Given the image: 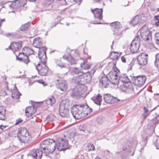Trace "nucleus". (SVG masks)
I'll list each match as a JSON object with an SVG mask.
<instances>
[{"instance_id":"nucleus-1","label":"nucleus","mask_w":159,"mask_h":159,"mask_svg":"<svg viewBox=\"0 0 159 159\" xmlns=\"http://www.w3.org/2000/svg\"><path fill=\"white\" fill-rule=\"evenodd\" d=\"M59 151H64L69 148L68 141L61 138H58L56 141L50 139H48L42 142L40 147L46 154H50L53 152L56 147Z\"/></svg>"},{"instance_id":"nucleus-2","label":"nucleus","mask_w":159,"mask_h":159,"mask_svg":"<svg viewBox=\"0 0 159 159\" xmlns=\"http://www.w3.org/2000/svg\"><path fill=\"white\" fill-rule=\"evenodd\" d=\"M39 52L38 55L39 59L41 62L38 63L37 66H35L36 68L40 75L44 76L47 74L49 68L46 65V60L47 59L46 55V49L43 48L41 49Z\"/></svg>"},{"instance_id":"nucleus-3","label":"nucleus","mask_w":159,"mask_h":159,"mask_svg":"<svg viewBox=\"0 0 159 159\" xmlns=\"http://www.w3.org/2000/svg\"><path fill=\"white\" fill-rule=\"evenodd\" d=\"M82 107L80 105H74L71 109V112L76 120H80L84 117L82 111Z\"/></svg>"},{"instance_id":"nucleus-4","label":"nucleus","mask_w":159,"mask_h":159,"mask_svg":"<svg viewBox=\"0 0 159 159\" xmlns=\"http://www.w3.org/2000/svg\"><path fill=\"white\" fill-rule=\"evenodd\" d=\"M131 83L134 84L135 85L140 87L143 85L146 80L145 75H139L137 76H131Z\"/></svg>"},{"instance_id":"nucleus-5","label":"nucleus","mask_w":159,"mask_h":159,"mask_svg":"<svg viewBox=\"0 0 159 159\" xmlns=\"http://www.w3.org/2000/svg\"><path fill=\"white\" fill-rule=\"evenodd\" d=\"M148 27V25H145L142 28L140 32L141 37L144 41H148L149 39V29Z\"/></svg>"},{"instance_id":"nucleus-6","label":"nucleus","mask_w":159,"mask_h":159,"mask_svg":"<svg viewBox=\"0 0 159 159\" xmlns=\"http://www.w3.org/2000/svg\"><path fill=\"white\" fill-rule=\"evenodd\" d=\"M110 82L114 84H117L119 82V79L117 78V74L115 71H111L107 74Z\"/></svg>"},{"instance_id":"nucleus-7","label":"nucleus","mask_w":159,"mask_h":159,"mask_svg":"<svg viewBox=\"0 0 159 159\" xmlns=\"http://www.w3.org/2000/svg\"><path fill=\"white\" fill-rule=\"evenodd\" d=\"M148 55L144 53L140 54L138 57L137 61L138 64L141 66H145L147 63Z\"/></svg>"},{"instance_id":"nucleus-8","label":"nucleus","mask_w":159,"mask_h":159,"mask_svg":"<svg viewBox=\"0 0 159 159\" xmlns=\"http://www.w3.org/2000/svg\"><path fill=\"white\" fill-rule=\"evenodd\" d=\"M95 71L91 70L90 72H88L85 73L81 75L83 79L84 84L90 83L91 80L92 73L93 75Z\"/></svg>"},{"instance_id":"nucleus-9","label":"nucleus","mask_w":159,"mask_h":159,"mask_svg":"<svg viewBox=\"0 0 159 159\" xmlns=\"http://www.w3.org/2000/svg\"><path fill=\"white\" fill-rule=\"evenodd\" d=\"M104 101L109 104L116 103L120 101V100L116 97H114L109 94H105L104 96Z\"/></svg>"},{"instance_id":"nucleus-10","label":"nucleus","mask_w":159,"mask_h":159,"mask_svg":"<svg viewBox=\"0 0 159 159\" xmlns=\"http://www.w3.org/2000/svg\"><path fill=\"white\" fill-rule=\"evenodd\" d=\"M91 12L93 14L95 19L101 20L102 19V9L96 8L91 10Z\"/></svg>"},{"instance_id":"nucleus-11","label":"nucleus","mask_w":159,"mask_h":159,"mask_svg":"<svg viewBox=\"0 0 159 159\" xmlns=\"http://www.w3.org/2000/svg\"><path fill=\"white\" fill-rule=\"evenodd\" d=\"M91 126L85 124L80 125L79 126L78 130L82 135H84L85 133L91 132Z\"/></svg>"},{"instance_id":"nucleus-12","label":"nucleus","mask_w":159,"mask_h":159,"mask_svg":"<svg viewBox=\"0 0 159 159\" xmlns=\"http://www.w3.org/2000/svg\"><path fill=\"white\" fill-rule=\"evenodd\" d=\"M30 154L33 159H41L42 156L43 151L39 149H37L33 150Z\"/></svg>"},{"instance_id":"nucleus-13","label":"nucleus","mask_w":159,"mask_h":159,"mask_svg":"<svg viewBox=\"0 0 159 159\" xmlns=\"http://www.w3.org/2000/svg\"><path fill=\"white\" fill-rule=\"evenodd\" d=\"M22 47V42L20 41L18 42H13L9 47V48L12 50L15 53V51H19Z\"/></svg>"},{"instance_id":"nucleus-14","label":"nucleus","mask_w":159,"mask_h":159,"mask_svg":"<svg viewBox=\"0 0 159 159\" xmlns=\"http://www.w3.org/2000/svg\"><path fill=\"white\" fill-rule=\"evenodd\" d=\"M33 44L34 47L39 48L38 54L39 52V51H40L41 50V49H43V48H45L46 49V52L47 48H45L41 46L42 44V40L40 38H35L34 40Z\"/></svg>"},{"instance_id":"nucleus-15","label":"nucleus","mask_w":159,"mask_h":159,"mask_svg":"<svg viewBox=\"0 0 159 159\" xmlns=\"http://www.w3.org/2000/svg\"><path fill=\"white\" fill-rule=\"evenodd\" d=\"M125 83V86L127 88L129 87V84L131 83V81L128 78L127 76L125 74L122 75L119 78V82Z\"/></svg>"},{"instance_id":"nucleus-16","label":"nucleus","mask_w":159,"mask_h":159,"mask_svg":"<svg viewBox=\"0 0 159 159\" xmlns=\"http://www.w3.org/2000/svg\"><path fill=\"white\" fill-rule=\"evenodd\" d=\"M56 86L58 89H60L63 91H66L68 87L67 83L64 80H60L57 84Z\"/></svg>"},{"instance_id":"nucleus-17","label":"nucleus","mask_w":159,"mask_h":159,"mask_svg":"<svg viewBox=\"0 0 159 159\" xmlns=\"http://www.w3.org/2000/svg\"><path fill=\"white\" fill-rule=\"evenodd\" d=\"M71 96L76 99L82 98L84 97L82 92L78 91L76 88L74 89V91L72 93Z\"/></svg>"},{"instance_id":"nucleus-18","label":"nucleus","mask_w":159,"mask_h":159,"mask_svg":"<svg viewBox=\"0 0 159 159\" xmlns=\"http://www.w3.org/2000/svg\"><path fill=\"white\" fill-rule=\"evenodd\" d=\"M159 113L158 115L156 116L154 119L151 121V126L150 128V132H154V129L156 125L159 123V120H157V117H158Z\"/></svg>"},{"instance_id":"nucleus-19","label":"nucleus","mask_w":159,"mask_h":159,"mask_svg":"<svg viewBox=\"0 0 159 159\" xmlns=\"http://www.w3.org/2000/svg\"><path fill=\"white\" fill-rule=\"evenodd\" d=\"M69 110L66 108L64 106L60 105L59 109V114L62 117L66 116L68 114Z\"/></svg>"},{"instance_id":"nucleus-20","label":"nucleus","mask_w":159,"mask_h":159,"mask_svg":"<svg viewBox=\"0 0 159 159\" xmlns=\"http://www.w3.org/2000/svg\"><path fill=\"white\" fill-rule=\"evenodd\" d=\"M82 107V111L83 113L84 114V117H85L90 114L92 111V109L90 108L87 104H80Z\"/></svg>"},{"instance_id":"nucleus-21","label":"nucleus","mask_w":159,"mask_h":159,"mask_svg":"<svg viewBox=\"0 0 159 159\" xmlns=\"http://www.w3.org/2000/svg\"><path fill=\"white\" fill-rule=\"evenodd\" d=\"M22 50L23 52H22L19 53V55H20L21 54H23L24 55H25V53L26 54L25 56H28V55L30 56L34 53V51L29 47H25L23 48Z\"/></svg>"},{"instance_id":"nucleus-22","label":"nucleus","mask_w":159,"mask_h":159,"mask_svg":"<svg viewBox=\"0 0 159 159\" xmlns=\"http://www.w3.org/2000/svg\"><path fill=\"white\" fill-rule=\"evenodd\" d=\"M29 134V133L25 128H20L18 130L17 133V138L21 136L27 135Z\"/></svg>"},{"instance_id":"nucleus-23","label":"nucleus","mask_w":159,"mask_h":159,"mask_svg":"<svg viewBox=\"0 0 159 159\" xmlns=\"http://www.w3.org/2000/svg\"><path fill=\"white\" fill-rule=\"evenodd\" d=\"M100 82L102 83V86L104 88H107L110 82L108 77L107 76H104L100 80Z\"/></svg>"},{"instance_id":"nucleus-24","label":"nucleus","mask_w":159,"mask_h":159,"mask_svg":"<svg viewBox=\"0 0 159 159\" xmlns=\"http://www.w3.org/2000/svg\"><path fill=\"white\" fill-rule=\"evenodd\" d=\"M139 47V44L132 42L130 47L131 52L133 53H135L138 51Z\"/></svg>"},{"instance_id":"nucleus-25","label":"nucleus","mask_w":159,"mask_h":159,"mask_svg":"<svg viewBox=\"0 0 159 159\" xmlns=\"http://www.w3.org/2000/svg\"><path fill=\"white\" fill-rule=\"evenodd\" d=\"M91 99L95 103L98 105H100L101 104L102 96L100 94H98L97 96L92 97Z\"/></svg>"},{"instance_id":"nucleus-26","label":"nucleus","mask_w":159,"mask_h":159,"mask_svg":"<svg viewBox=\"0 0 159 159\" xmlns=\"http://www.w3.org/2000/svg\"><path fill=\"white\" fill-rule=\"evenodd\" d=\"M83 79L81 75L77 76L74 78V83L76 84L83 85L84 83Z\"/></svg>"},{"instance_id":"nucleus-27","label":"nucleus","mask_w":159,"mask_h":159,"mask_svg":"<svg viewBox=\"0 0 159 159\" xmlns=\"http://www.w3.org/2000/svg\"><path fill=\"white\" fill-rule=\"evenodd\" d=\"M141 18L139 16H136L132 21L130 24L131 25L135 26L141 22Z\"/></svg>"},{"instance_id":"nucleus-28","label":"nucleus","mask_w":159,"mask_h":159,"mask_svg":"<svg viewBox=\"0 0 159 159\" xmlns=\"http://www.w3.org/2000/svg\"><path fill=\"white\" fill-rule=\"evenodd\" d=\"M20 141L22 143H26L30 140V137L29 134L18 138Z\"/></svg>"},{"instance_id":"nucleus-29","label":"nucleus","mask_w":159,"mask_h":159,"mask_svg":"<svg viewBox=\"0 0 159 159\" xmlns=\"http://www.w3.org/2000/svg\"><path fill=\"white\" fill-rule=\"evenodd\" d=\"M44 102L48 105L52 106L55 102V99L53 96L47 98Z\"/></svg>"},{"instance_id":"nucleus-30","label":"nucleus","mask_w":159,"mask_h":159,"mask_svg":"<svg viewBox=\"0 0 159 159\" xmlns=\"http://www.w3.org/2000/svg\"><path fill=\"white\" fill-rule=\"evenodd\" d=\"M110 25L112 29H119L122 26L120 23L118 21H115L111 23L110 24Z\"/></svg>"},{"instance_id":"nucleus-31","label":"nucleus","mask_w":159,"mask_h":159,"mask_svg":"<svg viewBox=\"0 0 159 159\" xmlns=\"http://www.w3.org/2000/svg\"><path fill=\"white\" fill-rule=\"evenodd\" d=\"M21 6L19 1L18 0H16L11 3L9 5V7L12 8L16 9Z\"/></svg>"},{"instance_id":"nucleus-32","label":"nucleus","mask_w":159,"mask_h":159,"mask_svg":"<svg viewBox=\"0 0 159 159\" xmlns=\"http://www.w3.org/2000/svg\"><path fill=\"white\" fill-rule=\"evenodd\" d=\"M23 57H19L17 55H16V59L19 60L21 62L24 61L25 64H27L29 62L28 56L23 55Z\"/></svg>"},{"instance_id":"nucleus-33","label":"nucleus","mask_w":159,"mask_h":159,"mask_svg":"<svg viewBox=\"0 0 159 159\" xmlns=\"http://www.w3.org/2000/svg\"><path fill=\"white\" fill-rule=\"evenodd\" d=\"M91 66V65L88 63V62L86 61V60L85 61H84L83 63H81L80 64L81 67L84 69H89Z\"/></svg>"},{"instance_id":"nucleus-34","label":"nucleus","mask_w":159,"mask_h":159,"mask_svg":"<svg viewBox=\"0 0 159 159\" xmlns=\"http://www.w3.org/2000/svg\"><path fill=\"white\" fill-rule=\"evenodd\" d=\"M120 55L117 52H111L110 53V57L113 60H116L118 57Z\"/></svg>"},{"instance_id":"nucleus-35","label":"nucleus","mask_w":159,"mask_h":159,"mask_svg":"<svg viewBox=\"0 0 159 159\" xmlns=\"http://www.w3.org/2000/svg\"><path fill=\"white\" fill-rule=\"evenodd\" d=\"M30 24V22L22 25L20 28V30L22 31H25L27 30Z\"/></svg>"},{"instance_id":"nucleus-36","label":"nucleus","mask_w":159,"mask_h":159,"mask_svg":"<svg viewBox=\"0 0 159 159\" xmlns=\"http://www.w3.org/2000/svg\"><path fill=\"white\" fill-rule=\"evenodd\" d=\"M154 140H153V143L156 148L157 149H159V140L157 136H156V138H155Z\"/></svg>"},{"instance_id":"nucleus-37","label":"nucleus","mask_w":159,"mask_h":159,"mask_svg":"<svg viewBox=\"0 0 159 159\" xmlns=\"http://www.w3.org/2000/svg\"><path fill=\"white\" fill-rule=\"evenodd\" d=\"M76 134L75 132H73L70 133L69 134V138L72 142L74 140V138L76 135Z\"/></svg>"},{"instance_id":"nucleus-38","label":"nucleus","mask_w":159,"mask_h":159,"mask_svg":"<svg viewBox=\"0 0 159 159\" xmlns=\"http://www.w3.org/2000/svg\"><path fill=\"white\" fill-rule=\"evenodd\" d=\"M134 43H136L137 44H139L140 45V44L141 39L139 35H138L134 39L132 42H134Z\"/></svg>"},{"instance_id":"nucleus-39","label":"nucleus","mask_w":159,"mask_h":159,"mask_svg":"<svg viewBox=\"0 0 159 159\" xmlns=\"http://www.w3.org/2000/svg\"><path fill=\"white\" fill-rule=\"evenodd\" d=\"M156 59L155 61V66L157 68L159 67V53L157 54L156 55Z\"/></svg>"},{"instance_id":"nucleus-40","label":"nucleus","mask_w":159,"mask_h":159,"mask_svg":"<svg viewBox=\"0 0 159 159\" xmlns=\"http://www.w3.org/2000/svg\"><path fill=\"white\" fill-rule=\"evenodd\" d=\"M58 66L60 67L61 68H65L66 70V73L67 72H69V66H68V65H64L61 63V64H60V65Z\"/></svg>"},{"instance_id":"nucleus-41","label":"nucleus","mask_w":159,"mask_h":159,"mask_svg":"<svg viewBox=\"0 0 159 159\" xmlns=\"http://www.w3.org/2000/svg\"><path fill=\"white\" fill-rule=\"evenodd\" d=\"M6 35L7 37H8L10 35H11L12 37L14 38H17L20 37V36L16 34H13L11 33H7L6 34Z\"/></svg>"},{"instance_id":"nucleus-42","label":"nucleus","mask_w":159,"mask_h":159,"mask_svg":"<svg viewBox=\"0 0 159 159\" xmlns=\"http://www.w3.org/2000/svg\"><path fill=\"white\" fill-rule=\"evenodd\" d=\"M6 35L7 37H8L10 35H11L12 37L14 38H17L20 37V36L16 34H13L11 33H7L6 34Z\"/></svg>"},{"instance_id":"nucleus-43","label":"nucleus","mask_w":159,"mask_h":159,"mask_svg":"<svg viewBox=\"0 0 159 159\" xmlns=\"http://www.w3.org/2000/svg\"><path fill=\"white\" fill-rule=\"evenodd\" d=\"M69 62L70 63V64L71 65H73L76 63V62L75 59L72 57H69Z\"/></svg>"},{"instance_id":"nucleus-44","label":"nucleus","mask_w":159,"mask_h":159,"mask_svg":"<svg viewBox=\"0 0 159 159\" xmlns=\"http://www.w3.org/2000/svg\"><path fill=\"white\" fill-rule=\"evenodd\" d=\"M114 35H116V36H118L119 37H120L122 36V33L121 31H115L114 32Z\"/></svg>"},{"instance_id":"nucleus-45","label":"nucleus","mask_w":159,"mask_h":159,"mask_svg":"<svg viewBox=\"0 0 159 159\" xmlns=\"http://www.w3.org/2000/svg\"><path fill=\"white\" fill-rule=\"evenodd\" d=\"M155 40H156V43L159 45V32L155 34Z\"/></svg>"},{"instance_id":"nucleus-46","label":"nucleus","mask_w":159,"mask_h":159,"mask_svg":"<svg viewBox=\"0 0 159 159\" xmlns=\"http://www.w3.org/2000/svg\"><path fill=\"white\" fill-rule=\"evenodd\" d=\"M155 19L157 20V21L155 22V25L156 26H159V16L157 15L155 16H154Z\"/></svg>"},{"instance_id":"nucleus-47","label":"nucleus","mask_w":159,"mask_h":159,"mask_svg":"<svg viewBox=\"0 0 159 159\" xmlns=\"http://www.w3.org/2000/svg\"><path fill=\"white\" fill-rule=\"evenodd\" d=\"M37 102L33 104L32 103V105L33 106L32 109H36L39 106V104L40 102Z\"/></svg>"},{"instance_id":"nucleus-48","label":"nucleus","mask_w":159,"mask_h":159,"mask_svg":"<svg viewBox=\"0 0 159 159\" xmlns=\"http://www.w3.org/2000/svg\"><path fill=\"white\" fill-rule=\"evenodd\" d=\"M54 119V117L52 115H49L46 118V120L48 121H52Z\"/></svg>"},{"instance_id":"nucleus-49","label":"nucleus","mask_w":159,"mask_h":159,"mask_svg":"<svg viewBox=\"0 0 159 159\" xmlns=\"http://www.w3.org/2000/svg\"><path fill=\"white\" fill-rule=\"evenodd\" d=\"M5 112L4 113H0V119L2 120H4L5 119Z\"/></svg>"},{"instance_id":"nucleus-50","label":"nucleus","mask_w":159,"mask_h":159,"mask_svg":"<svg viewBox=\"0 0 159 159\" xmlns=\"http://www.w3.org/2000/svg\"><path fill=\"white\" fill-rule=\"evenodd\" d=\"M73 71L75 74H79L80 73H81L80 71L78 70V68L76 67H75L74 68Z\"/></svg>"},{"instance_id":"nucleus-51","label":"nucleus","mask_w":159,"mask_h":159,"mask_svg":"<svg viewBox=\"0 0 159 159\" xmlns=\"http://www.w3.org/2000/svg\"><path fill=\"white\" fill-rule=\"evenodd\" d=\"M6 109L3 106H0V113H4L5 112Z\"/></svg>"},{"instance_id":"nucleus-52","label":"nucleus","mask_w":159,"mask_h":159,"mask_svg":"<svg viewBox=\"0 0 159 159\" xmlns=\"http://www.w3.org/2000/svg\"><path fill=\"white\" fill-rule=\"evenodd\" d=\"M32 107L31 106H28L25 109V111L26 112H30Z\"/></svg>"},{"instance_id":"nucleus-53","label":"nucleus","mask_w":159,"mask_h":159,"mask_svg":"<svg viewBox=\"0 0 159 159\" xmlns=\"http://www.w3.org/2000/svg\"><path fill=\"white\" fill-rule=\"evenodd\" d=\"M23 121V120L20 118H19L16 120V122L15 123V125H17L21 123Z\"/></svg>"},{"instance_id":"nucleus-54","label":"nucleus","mask_w":159,"mask_h":159,"mask_svg":"<svg viewBox=\"0 0 159 159\" xmlns=\"http://www.w3.org/2000/svg\"><path fill=\"white\" fill-rule=\"evenodd\" d=\"M90 147V149L91 151H93L95 149V146L93 144H91Z\"/></svg>"},{"instance_id":"nucleus-55","label":"nucleus","mask_w":159,"mask_h":159,"mask_svg":"<svg viewBox=\"0 0 159 159\" xmlns=\"http://www.w3.org/2000/svg\"><path fill=\"white\" fill-rule=\"evenodd\" d=\"M56 63L57 66H58L61 63V60L58 59H57L56 60Z\"/></svg>"},{"instance_id":"nucleus-56","label":"nucleus","mask_w":159,"mask_h":159,"mask_svg":"<svg viewBox=\"0 0 159 159\" xmlns=\"http://www.w3.org/2000/svg\"><path fill=\"white\" fill-rule=\"evenodd\" d=\"M143 110H144V113H146L148 112V109L146 107H143Z\"/></svg>"},{"instance_id":"nucleus-57","label":"nucleus","mask_w":159,"mask_h":159,"mask_svg":"<svg viewBox=\"0 0 159 159\" xmlns=\"http://www.w3.org/2000/svg\"><path fill=\"white\" fill-rule=\"evenodd\" d=\"M47 0L48 2V4H52L54 0Z\"/></svg>"},{"instance_id":"nucleus-58","label":"nucleus","mask_w":159,"mask_h":159,"mask_svg":"<svg viewBox=\"0 0 159 159\" xmlns=\"http://www.w3.org/2000/svg\"><path fill=\"white\" fill-rule=\"evenodd\" d=\"M121 60L124 63H125L126 62V59L125 57H122L121 58Z\"/></svg>"},{"instance_id":"nucleus-59","label":"nucleus","mask_w":159,"mask_h":159,"mask_svg":"<svg viewBox=\"0 0 159 159\" xmlns=\"http://www.w3.org/2000/svg\"><path fill=\"white\" fill-rule=\"evenodd\" d=\"M25 115L28 117H31V115H30V112H26L25 111Z\"/></svg>"},{"instance_id":"nucleus-60","label":"nucleus","mask_w":159,"mask_h":159,"mask_svg":"<svg viewBox=\"0 0 159 159\" xmlns=\"http://www.w3.org/2000/svg\"><path fill=\"white\" fill-rule=\"evenodd\" d=\"M21 95V94L19 92H17L16 94L17 97H16V98L19 99L20 98V95Z\"/></svg>"},{"instance_id":"nucleus-61","label":"nucleus","mask_w":159,"mask_h":159,"mask_svg":"<svg viewBox=\"0 0 159 159\" xmlns=\"http://www.w3.org/2000/svg\"><path fill=\"white\" fill-rule=\"evenodd\" d=\"M58 1H62V4L63 5H65L66 4V2L65 0H57Z\"/></svg>"},{"instance_id":"nucleus-62","label":"nucleus","mask_w":159,"mask_h":159,"mask_svg":"<svg viewBox=\"0 0 159 159\" xmlns=\"http://www.w3.org/2000/svg\"><path fill=\"white\" fill-rule=\"evenodd\" d=\"M93 24H101V23L99 22V21H94L93 23Z\"/></svg>"},{"instance_id":"nucleus-63","label":"nucleus","mask_w":159,"mask_h":159,"mask_svg":"<svg viewBox=\"0 0 159 159\" xmlns=\"http://www.w3.org/2000/svg\"><path fill=\"white\" fill-rule=\"evenodd\" d=\"M5 20V19H1L0 20V27L1 25V23L3 21H4Z\"/></svg>"},{"instance_id":"nucleus-64","label":"nucleus","mask_w":159,"mask_h":159,"mask_svg":"<svg viewBox=\"0 0 159 159\" xmlns=\"http://www.w3.org/2000/svg\"><path fill=\"white\" fill-rule=\"evenodd\" d=\"M147 115H146L145 113L143 114V118L145 119L146 118Z\"/></svg>"}]
</instances>
